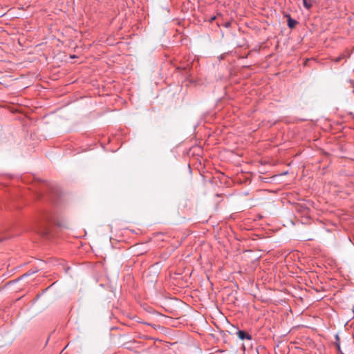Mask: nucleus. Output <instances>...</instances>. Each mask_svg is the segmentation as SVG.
Wrapping results in <instances>:
<instances>
[{
    "label": "nucleus",
    "mask_w": 354,
    "mask_h": 354,
    "mask_svg": "<svg viewBox=\"0 0 354 354\" xmlns=\"http://www.w3.org/2000/svg\"><path fill=\"white\" fill-rule=\"evenodd\" d=\"M287 22H297L295 20L292 19L290 17H288Z\"/></svg>",
    "instance_id": "nucleus-5"
},
{
    "label": "nucleus",
    "mask_w": 354,
    "mask_h": 354,
    "mask_svg": "<svg viewBox=\"0 0 354 354\" xmlns=\"http://www.w3.org/2000/svg\"><path fill=\"white\" fill-rule=\"evenodd\" d=\"M236 335L237 336L239 337V339L243 340V339H248V340H251L252 339V336L245 333L244 330H238L236 332Z\"/></svg>",
    "instance_id": "nucleus-1"
},
{
    "label": "nucleus",
    "mask_w": 354,
    "mask_h": 354,
    "mask_svg": "<svg viewBox=\"0 0 354 354\" xmlns=\"http://www.w3.org/2000/svg\"><path fill=\"white\" fill-rule=\"evenodd\" d=\"M290 28H294L297 24H287Z\"/></svg>",
    "instance_id": "nucleus-3"
},
{
    "label": "nucleus",
    "mask_w": 354,
    "mask_h": 354,
    "mask_svg": "<svg viewBox=\"0 0 354 354\" xmlns=\"http://www.w3.org/2000/svg\"><path fill=\"white\" fill-rule=\"evenodd\" d=\"M304 6L309 8L311 6V0H303Z\"/></svg>",
    "instance_id": "nucleus-2"
},
{
    "label": "nucleus",
    "mask_w": 354,
    "mask_h": 354,
    "mask_svg": "<svg viewBox=\"0 0 354 354\" xmlns=\"http://www.w3.org/2000/svg\"><path fill=\"white\" fill-rule=\"evenodd\" d=\"M225 28H229L230 27V25L231 24H228V23H226V24H222Z\"/></svg>",
    "instance_id": "nucleus-6"
},
{
    "label": "nucleus",
    "mask_w": 354,
    "mask_h": 354,
    "mask_svg": "<svg viewBox=\"0 0 354 354\" xmlns=\"http://www.w3.org/2000/svg\"><path fill=\"white\" fill-rule=\"evenodd\" d=\"M38 233L41 234L43 236H46L47 235V232L46 231H42V232H39L38 231Z\"/></svg>",
    "instance_id": "nucleus-4"
},
{
    "label": "nucleus",
    "mask_w": 354,
    "mask_h": 354,
    "mask_svg": "<svg viewBox=\"0 0 354 354\" xmlns=\"http://www.w3.org/2000/svg\"><path fill=\"white\" fill-rule=\"evenodd\" d=\"M216 19V17L215 16L211 17L210 21H212L215 20Z\"/></svg>",
    "instance_id": "nucleus-7"
}]
</instances>
